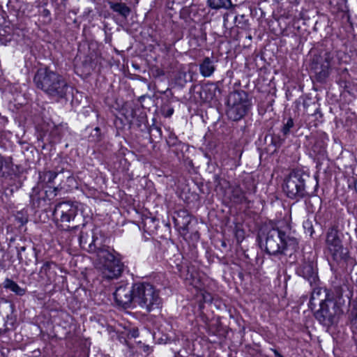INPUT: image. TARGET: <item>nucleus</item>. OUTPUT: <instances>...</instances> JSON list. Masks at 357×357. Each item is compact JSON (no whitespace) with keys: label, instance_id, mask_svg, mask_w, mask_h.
<instances>
[{"label":"nucleus","instance_id":"1","mask_svg":"<svg viewBox=\"0 0 357 357\" xmlns=\"http://www.w3.org/2000/svg\"><path fill=\"white\" fill-rule=\"evenodd\" d=\"M33 82L38 89L56 100L66 98L69 90L68 84L64 77L47 67L36 71Z\"/></svg>","mask_w":357,"mask_h":357},{"label":"nucleus","instance_id":"2","mask_svg":"<svg viewBox=\"0 0 357 357\" xmlns=\"http://www.w3.org/2000/svg\"><path fill=\"white\" fill-rule=\"evenodd\" d=\"M264 241L265 251L271 255H287V251L294 252L298 248V238L279 228L268 230Z\"/></svg>","mask_w":357,"mask_h":357},{"label":"nucleus","instance_id":"3","mask_svg":"<svg viewBox=\"0 0 357 357\" xmlns=\"http://www.w3.org/2000/svg\"><path fill=\"white\" fill-rule=\"evenodd\" d=\"M312 180L310 174L302 169H293L284 179L282 189L287 197L298 201L309 197L307 183Z\"/></svg>","mask_w":357,"mask_h":357},{"label":"nucleus","instance_id":"4","mask_svg":"<svg viewBox=\"0 0 357 357\" xmlns=\"http://www.w3.org/2000/svg\"><path fill=\"white\" fill-rule=\"evenodd\" d=\"M134 304L150 312L161 307L162 299L159 291L149 282L134 284Z\"/></svg>","mask_w":357,"mask_h":357},{"label":"nucleus","instance_id":"5","mask_svg":"<svg viewBox=\"0 0 357 357\" xmlns=\"http://www.w3.org/2000/svg\"><path fill=\"white\" fill-rule=\"evenodd\" d=\"M79 205L78 202L70 201L57 204L53 211L56 225L66 231L77 229L76 218L78 215Z\"/></svg>","mask_w":357,"mask_h":357},{"label":"nucleus","instance_id":"6","mask_svg":"<svg viewBox=\"0 0 357 357\" xmlns=\"http://www.w3.org/2000/svg\"><path fill=\"white\" fill-rule=\"evenodd\" d=\"M251 106L248 93L243 90H235L228 96L227 115L231 121H240L248 114Z\"/></svg>","mask_w":357,"mask_h":357},{"label":"nucleus","instance_id":"7","mask_svg":"<svg viewBox=\"0 0 357 357\" xmlns=\"http://www.w3.org/2000/svg\"><path fill=\"white\" fill-rule=\"evenodd\" d=\"M101 264V273L107 280L117 279L123 271V264L114 255V250L107 247L98 251L96 256Z\"/></svg>","mask_w":357,"mask_h":357},{"label":"nucleus","instance_id":"8","mask_svg":"<svg viewBox=\"0 0 357 357\" xmlns=\"http://www.w3.org/2000/svg\"><path fill=\"white\" fill-rule=\"evenodd\" d=\"M337 225L331 226L326 234V245L333 259L337 264L345 263L348 258L347 249L344 248Z\"/></svg>","mask_w":357,"mask_h":357},{"label":"nucleus","instance_id":"9","mask_svg":"<svg viewBox=\"0 0 357 357\" xmlns=\"http://www.w3.org/2000/svg\"><path fill=\"white\" fill-rule=\"evenodd\" d=\"M342 310L334 299L323 303L314 312L315 319L327 328L337 324Z\"/></svg>","mask_w":357,"mask_h":357},{"label":"nucleus","instance_id":"10","mask_svg":"<svg viewBox=\"0 0 357 357\" xmlns=\"http://www.w3.org/2000/svg\"><path fill=\"white\" fill-rule=\"evenodd\" d=\"M332 59L333 56L328 52L322 51L317 54H314L310 63V70L315 75L318 82H323L329 75Z\"/></svg>","mask_w":357,"mask_h":357},{"label":"nucleus","instance_id":"11","mask_svg":"<svg viewBox=\"0 0 357 357\" xmlns=\"http://www.w3.org/2000/svg\"><path fill=\"white\" fill-rule=\"evenodd\" d=\"M96 234L94 230H91L90 233L81 231L79 241L83 250L88 252L96 253L97 256L100 250L105 249L107 246L102 245L101 240Z\"/></svg>","mask_w":357,"mask_h":357},{"label":"nucleus","instance_id":"12","mask_svg":"<svg viewBox=\"0 0 357 357\" xmlns=\"http://www.w3.org/2000/svg\"><path fill=\"white\" fill-rule=\"evenodd\" d=\"M115 303L123 308H128L131 303H134V284H122L116 287L113 294Z\"/></svg>","mask_w":357,"mask_h":357},{"label":"nucleus","instance_id":"13","mask_svg":"<svg viewBox=\"0 0 357 357\" xmlns=\"http://www.w3.org/2000/svg\"><path fill=\"white\" fill-rule=\"evenodd\" d=\"M298 275L307 280L311 286L317 285L319 277L316 264L313 261H305L296 271Z\"/></svg>","mask_w":357,"mask_h":357},{"label":"nucleus","instance_id":"14","mask_svg":"<svg viewBox=\"0 0 357 357\" xmlns=\"http://www.w3.org/2000/svg\"><path fill=\"white\" fill-rule=\"evenodd\" d=\"M314 286L315 287L313 288L311 294L309 303L310 307L312 309L314 307L317 303L320 306L323 303H326V301L333 299V296L327 289L318 287L317 285Z\"/></svg>","mask_w":357,"mask_h":357},{"label":"nucleus","instance_id":"15","mask_svg":"<svg viewBox=\"0 0 357 357\" xmlns=\"http://www.w3.org/2000/svg\"><path fill=\"white\" fill-rule=\"evenodd\" d=\"M43 135L41 139H46L50 143H57L60 141L63 134V127L55 125L54 123H47V128H43Z\"/></svg>","mask_w":357,"mask_h":357},{"label":"nucleus","instance_id":"16","mask_svg":"<svg viewBox=\"0 0 357 357\" xmlns=\"http://www.w3.org/2000/svg\"><path fill=\"white\" fill-rule=\"evenodd\" d=\"M174 222L177 229L183 234L189 231L191 217L187 210L181 209L175 212L173 216Z\"/></svg>","mask_w":357,"mask_h":357},{"label":"nucleus","instance_id":"17","mask_svg":"<svg viewBox=\"0 0 357 357\" xmlns=\"http://www.w3.org/2000/svg\"><path fill=\"white\" fill-rule=\"evenodd\" d=\"M43 188L44 185L39 183H37V185L32 188V191L30 194V202L34 208H39L45 205L46 202Z\"/></svg>","mask_w":357,"mask_h":357},{"label":"nucleus","instance_id":"18","mask_svg":"<svg viewBox=\"0 0 357 357\" xmlns=\"http://www.w3.org/2000/svg\"><path fill=\"white\" fill-rule=\"evenodd\" d=\"M215 59L205 57L199 63V73L204 77H211L215 70Z\"/></svg>","mask_w":357,"mask_h":357},{"label":"nucleus","instance_id":"19","mask_svg":"<svg viewBox=\"0 0 357 357\" xmlns=\"http://www.w3.org/2000/svg\"><path fill=\"white\" fill-rule=\"evenodd\" d=\"M61 169H56V171H44L39 172L38 183L43 185H49L48 184L52 183L57 176L61 174Z\"/></svg>","mask_w":357,"mask_h":357},{"label":"nucleus","instance_id":"20","mask_svg":"<svg viewBox=\"0 0 357 357\" xmlns=\"http://www.w3.org/2000/svg\"><path fill=\"white\" fill-rule=\"evenodd\" d=\"M108 3L111 10L115 13H117L124 19H127L131 13L130 8L128 7L125 3L109 1Z\"/></svg>","mask_w":357,"mask_h":357},{"label":"nucleus","instance_id":"21","mask_svg":"<svg viewBox=\"0 0 357 357\" xmlns=\"http://www.w3.org/2000/svg\"><path fill=\"white\" fill-rule=\"evenodd\" d=\"M56 264L52 261H46L41 267L39 274L40 277H46L47 281H51L52 277L56 274Z\"/></svg>","mask_w":357,"mask_h":357},{"label":"nucleus","instance_id":"22","mask_svg":"<svg viewBox=\"0 0 357 357\" xmlns=\"http://www.w3.org/2000/svg\"><path fill=\"white\" fill-rule=\"evenodd\" d=\"M13 163L10 158H5L0 154V176L7 177L13 172Z\"/></svg>","mask_w":357,"mask_h":357},{"label":"nucleus","instance_id":"23","mask_svg":"<svg viewBox=\"0 0 357 357\" xmlns=\"http://www.w3.org/2000/svg\"><path fill=\"white\" fill-rule=\"evenodd\" d=\"M231 199L238 204L248 202L245 193L240 185H235L231 188Z\"/></svg>","mask_w":357,"mask_h":357},{"label":"nucleus","instance_id":"24","mask_svg":"<svg viewBox=\"0 0 357 357\" xmlns=\"http://www.w3.org/2000/svg\"><path fill=\"white\" fill-rule=\"evenodd\" d=\"M15 321L16 319L12 314H6V319L0 320V335L13 330Z\"/></svg>","mask_w":357,"mask_h":357},{"label":"nucleus","instance_id":"25","mask_svg":"<svg viewBox=\"0 0 357 357\" xmlns=\"http://www.w3.org/2000/svg\"><path fill=\"white\" fill-rule=\"evenodd\" d=\"M207 3L211 9L215 10L222 8L229 10L236 6V5L232 3L231 0H208Z\"/></svg>","mask_w":357,"mask_h":357},{"label":"nucleus","instance_id":"26","mask_svg":"<svg viewBox=\"0 0 357 357\" xmlns=\"http://www.w3.org/2000/svg\"><path fill=\"white\" fill-rule=\"evenodd\" d=\"M63 181H62L61 183L57 187L44 185L43 191L46 201L54 199L58 195V192L65 188L66 184L63 185Z\"/></svg>","mask_w":357,"mask_h":357},{"label":"nucleus","instance_id":"27","mask_svg":"<svg viewBox=\"0 0 357 357\" xmlns=\"http://www.w3.org/2000/svg\"><path fill=\"white\" fill-rule=\"evenodd\" d=\"M3 287L10 289L17 296H23L25 294L26 290L20 287L15 281L11 279L6 278L3 282Z\"/></svg>","mask_w":357,"mask_h":357},{"label":"nucleus","instance_id":"28","mask_svg":"<svg viewBox=\"0 0 357 357\" xmlns=\"http://www.w3.org/2000/svg\"><path fill=\"white\" fill-rule=\"evenodd\" d=\"M61 174H63V177L66 178V184L68 187L66 190L76 188L77 187V183L72 173L68 170L65 171L63 168L61 169Z\"/></svg>","mask_w":357,"mask_h":357},{"label":"nucleus","instance_id":"29","mask_svg":"<svg viewBox=\"0 0 357 357\" xmlns=\"http://www.w3.org/2000/svg\"><path fill=\"white\" fill-rule=\"evenodd\" d=\"M312 151L313 155L316 156H324L326 153L325 144L322 140H316L312 147Z\"/></svg>","mask_w":357,"mask_h":357},{"label":"nucleus","instance_id":"30","mask_svg":"<svg viewBox=\"0 0 357 357\" xmlns=\"http://www.w3.org/2000/svg\"><path fill=\"white\" fill-rule=\"evenodd\" d=\"M234 21L236 23V26L241 29H249V21L246 18L245 15H236L234 17Z\"/></svg>","mask_w":357,"mask_h":357},{"label":"nucleus","instance_id":"31","mask_svg":"<svg viewBox=\"0 0 357 357\" xmlns=\"http://www.w3.org/2000/svg\"><path fill=\"white\" fill-rule=\"evenodd\" d=\"M89 141L91 142H99L102 139V135L101 133L100 129L99 127H96L94 129L91 130L89 137Z\"/></svg>","mask_w":357,"mask_h":357},{"label":"nucleus","instance_id":"32","mask_svg":"<svg viewBox=\"0 0 357 357\" xmlns=\"http://www.w3.org/2000/svg\"><path fill=\"white\" fill-rule=\"evenodd\" d=\"M172 151L175 153L177 158H180L181 156H183L184 149H186V145L183 143L181 141L175 144V145L172 146H169Z\"/></svg>","mask_w":357,"mask_h":357},{"label":"nucleus","instance_id":"33","mask_svg":"<svg viewBox=\"0 0 357 357\" xmlns=\"http://www.w3.org/2000/svg\"><path fill=\"white\" fill-rule=\"evenodd\" d=\"M243 185L245 188L243 190L245 195H250L255 192L256 186L254 183V181L251 178L244 180Z\"/></svg>","mask_w":357,"mask_h":357},{"label":"nucleus","instance_id":"34","mask_svg":"<svg viewBox=\"0 0 357 357\" xmlns=\"http://www.w3.org/2000/svg\"><path fill=\"white\" fill-rule=\"evenodd\" d=\"M218 89V87L215 86L214 84H208L206 85L203 88V91L206 93H208V95L206 96V99H213L215 96V91Z\"/></svg>","mask_w":357,"mask_h":357},{"label":"nucleus","instance_id":"35","mask_svg":"<svg viewBox=\"0 0 357 357\" xmlns=\"http://www.w3.org/2000/svg\"><path fill=\"white\" fill-rule=\"evenodd\" d=\"M287 137L284 135H273L271 136V144L275 147H280L285 141Z\"/></svg>","mask_w":357,"mask_h":357},{"label":"nucleus","instance_id":"36","mask_svg":"<svg viewBox=\"0 0 357 357\" xmlns=\"http://www.w3.org/2000/svg\"><path fill=\"white\" fill-rule=\"evenodd\" d=\"M294 121L292 118H289L286 123H284L281 132L284 135V137H287V135L290 133V130L294 127Z\"/></svg>","mask_w":357,"mask_h":357},{"label":"nucleus","instance_id":"37","mask_svg":"<svg viewBox=\"0 0 357 357\" xmlns=\"http://www.w3.org/2000/svg\"><path fill=\"white\" fill-rule=\"evenodd\" d=\"M350 324L354 333L357 335V312H351L350 314Z\"/></svg>","mask_w":357,"mask_h":357},{"label":"nucleus","instance_id":"38","mask_svg":"<svg viewBox=\"0 0 357 357\" xmlns=\"http://www.w3.org/2000/svg\"><path fill=\"white\" fill-rule=\"evenodd\" d=\"M179 142L181 141L178 139L177 136L174 132H170L167 139V143L168 146H172Z\"/></svg>","mask_w":357,"mask_h":357},{"label":"nucleus","instance_id":"39","mask_svg":"<svg viewBox=\"0 0 357 357\" xmlns=\"http://www.w3.org/2000/svg\"><path fill=\"white\" fill-rule=\"evenodd\" d=\"M135 115L136 113L134 108L129 107L126 109V113L125 114V116L128 121L131 122L132 119L135 118Z\"/></svg>","mask_w":357,"mask_h":357},{"label":"nucleus","instance_id":"40","mask_svg":"<svg viewBox=\"0 0 357 357\" xmlns=\"http://www.w3.org/2000/svg\"><path fill=\"white\" fill-rule=\"evenodd\" d=\"M15 219L21 224V225H24L28 221L27 217L24 215L22 212H18L15 216Z\"/></svg>","mask_w":357,"mask_h":357},{"label":"nucleus","instance_id":"41","mask_svg":"<svg viewBox=\"0 0 357 357\" xmlns=\"http://www.w3.org/2000/svg\"><path fill=\"white\" fill-rule=\"evenodd\" d=\"M303 227L306 231L310 234V235H312L314 232L312 222L309 220H307L303 222Z\"/></svg>","mask_w":357,"mask_h":357},{"label":"nucleus","instance_id":"42","mask_svg":"<svg viewBox=\"0 0 357 357\" xmlns=\"http://www.w3.org/2000/svg\"><path fill=\"white\" fill-rule=\"evenodd\" d=\"M186 0H169L168 1V7L170 8V9H174V5L176 4V5H181V4H183L185 2Z\"/></svg>","mask_w":357,"mask_h":357},{"label":"nucleus","instance_id":"43","mask_svg":"<svg viewBox=\"0 0 357 357\" xmlns=\"http://www.w3.org/2000/svg\"><path fill=\"white\" fill-rule=\"evenodd\" d=\"M26 248L24 245L17 247V259L20 262H22V259H23L22 256V252H24L26 250Z\"/></svg>","mask_w":357,"mask_h":357},{"label":"nucleus","instance_id":"44","mask_svg":"<svg viewBox=\"0 0 357 357\" xmlns=\"http://www.w3.org/2000/svg\"><path fill=\"white\" fill-rule=\"evenodd\" d=\"M162 113L165 117H170L174 113V109L172 107H168L167 109L163 108L162 110Z\"/></svg>","mask_w":357,"mask_h":357},{"label":"nucleus","instance_id":"45","mask_svg":"<svg viewBox=\"0 0 357 357\" xmlns=\"http://www.w3.org/2000/svg\"><path fill=\"white\" fill-rule=\"evenodd\" d=\"M152 72H153V75L155 77H160L161 76L165 75L164 70L160 69V68H157L153 70Z\"/></svg>","mask_w":357,"mask_h":357},{"label":"nucleus","instance_id":"46","mask_svg":"<svg viewBox=\"0 0 357 357\" xmlns=\"http://www.w3.org/2000/svg\"><path fill=\"white\" fill-rule=\"evenodd\" d=\"M231 16V14L229 13H226L223 15V23L224 26L227 28V25L229 23V17Z\"/></svg>","mask_w":357,"mask_h":357},{"label":"nucleus","instance_id":"47","mask_svg":"<svg viewBox=\"0 0 357 357\" xmlns=\"http://www.w3.org/2000/svg\"><path fill=\"white\" fill-rule=\"evenodd\" d=\"M138 335H139V332H138V330H137V329H133L132 331H130V333L128 334V336L130 337H132V338H135V337H138Z\"/></svg>","mask_w":357,"mask_h":357},{"label":"nucleus","instance_id":"48","mask_svg":"<svg viewBox=\"0 0 357 357\" xmlns=\"http://www.w3.org/2000/svg\"><path fill=\"white\" fill-rule=\"evenodd\" d=\"M153 131H155V132H157L158 134L159 137H161L162 131H161L160 128H159L158 126L152 127L150 128V132H153Z\"/></svg>","mask_w":357,"mask_h":357},{"label":"nucleus","instance_id":"49","mask_svg":"<svg viewBox=\"0 0 357 357\" xmlns=\"http://www.w3.org/2000/svg\"><path fill=\"white\" fill-rule=\"evenodd\" d=\"M317 114H319L320 117H322V116H323L319 108H317L314 112V115H317Z\"/></svg>","mask_w":357,"mask_h":357},{"label":"nucleus","instance_id":"50","mask_svg":"<svg viewBox=\"0 0 357 357\" xmlns=\"http://www.w3.org/2000/svg\"><path fill=\"white\" fill-rule=\"evenodd\" d=\"M273 353H274L275 357H284L276 349L273 350Z\"/></svg>","mask_w":357,"mask_h":357},{"label":"nucleus","instance_id":"51","mask_svg":"<svg viewBox=\"0 0 357 357\" xmlns=\"http://www.w3.org/2000/svg\"><path fill=\"white\" fill-rule=\"evenodd\" d=\"M84 63H88L89 65H91V62H92V59L90 58L89 60L87 59H85V61H84Z\"/></svg>","mask_w":357,"mask_h":357},{"label":"nucleus","instance_id":"52","mask_svg":"<svg viewBox=\"0 0 357 357\" xmlns=\"http://www.w3.org/2000/svg\"><path fill=\"white\" fill-rule=\"evenodd\" d=\"M177 266L178 271H181V266H180V265H178V264H177V266Z\"/></svg>","mask_w":357,"mask_h":357},{"label":"nucleus","instance_id":"53","mask_svg":"<svg viewBox=\"0 0 357 357\" xmlns=\"http://www.w3.org/2000/svg\"><path fill=\"white\" fill-rule=\"evenodd\" d=\"M139 79L143 81V82H146V78H144V77H140Z\"/></svg>","mask_w":357,"mask_h":357},{"label":"nucleus","instance_id":"54","mask_svg":"<svg viewBox=\"0 0 357 357\" xmlns=\"http://www.w3.org/2000/svg\"><path fill=\"white\" fill-rule=\"evenodd\" d=\"M248 39H250V40H251V39H252V36H248Z\"/></svg>","mask_w":357,"mask_h":357},{"label":"nucleus","instance_id":"55","mask_svg":"<svg viewBox=\"0 0 357 357\" xmlns=\"http://www.w3.org/2000/svg\"><path fill=\"white\" fill-rule=\"evenodd\" d=\"M356 310L357 312V301H356Z\"/></svg>","mask_w":357,"mask_h":357},{"label":"nucleus","instance_id":"56","mask_svg":"<svg viewBox=\"0 0 357 357\" xmlns=\"http://www.w3.org/2000/svg\"><path fill=\"white\" fill-rule=\"evenodd\" d=\"M222 245H223V246H226L225 243H222Z\"/></svg>","mask_w":357,"mask_h":357},{"label":"nucleus","instance_id":"57","mask_svg":"<svg viewBox=\"0 0 357 357\" xmlns=\"http://www.w3.org/2000/svg\"><path fill=\"white\" fill-rule=\"evenodd\" d=\"M206 299H208V297H204V300L206 301Z\"/></svg>","mask_w":357,"mask_h":357},{"label":"nucleus","instance_id":"58","mask_svg":"<svg viewBox=\"0 0 357 357\" xmlns=\"http://www.w3.org/2000/svg\"><path fill=\"white\" fill-rule=\"evenodd\" d=\"M206 299H208V297H204V300L206 301Z\"/></svg>","mask_w":357,"mask_h":357},{"label":"nucleus","instance_id":"59","mask_svg":"<svg viewBox=\"0 0 357 357\" xmlns=\"http://www.w3.org/2000/svg\"><path fill=\"white\" fill-rule=\"evenodd\" d=\"M260 244H261V245H263V242H262V241H260Z\"/></svg>","mask_w":357,"mask_h":357}]
</instances>
